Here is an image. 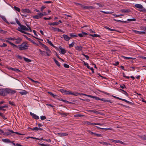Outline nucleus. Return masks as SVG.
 Here are the masks:
<instances>
[{
  "mask_svg": "<svg viewBox=\"0 0 146 146\" xmlns=\"http://www.w3.org/2000/svg\"><path fill=\"white\" fill-rule=\"evenodd\" d=\"M16 91L11 90L9 88H2L0 89V95L1 96H6L8 94H13L15 93Z\"/></svg>",
  "mask_w": 146,
  "mask_h": 146,
  "instance_id": "nucleus-1",
  "label": "nucleus"
},
{
  "mask_svg": "<svg viewBox=\"0 0 146 146\" xmlns=\"http://www.w3.org/2000/svg\"><path fill=\"white\" fill-rule=\"evenodd\" d=\"M19 50H25L28 48L29 45L26 42H24L20 45H19Z\"/></svg>",
  "mask_w": 146,
  "mask_h": 146,
  "instance_id": "nucleus-2",
  "label": "nucleus"
},
{
  "mask_svg": "<svg viewBox=\"0 0 146 146\" xmlns=\"http://www.w3.org/2000/svg\"><path fill=\"white\" fill-rule=\"evenodd\" d=\"M135 7L139 9V11L144 13H146V9L144 8L141 4H135Z\"/></svg>",
  "mask_w": 146,
  "mask_h": 146,
  "instance_id": "nucleus-3",
  "label": "nucleus"
},
{
  "mask_svg": "<svg viewBox=\"0 0 146 146\" xmlns=\"http://www.w3.org/2000/svg\"><path fill=\"white\" fill-rule=\"evenodd\" d=\"M62 93L63 95H73V92H72L70 90L67 91L66 90L60 89L59 90Z\"/></svg>",
  "mask_w": 146,
  "mask_h": 146,
  "instance_id": "nucleus-4",
  "label": "nucleus"
},
{
  "mask_svg": "<svg viewBox=\"0 0 146 146\" xmlns=\"http://www.w3.org/2000/svg\"><path fill=\"white\" fill-rule=\"evenodd\" d=\"M20 27H19L17 29V30L22 33V31H24L23 30L26 31H29V29L26 26L23 25H21L20 26Z\"/></svg>",
  "mask_w": 146,
  "mask_h": 146,
  "instance_id": "nucleus-5",
  "label": "nucleus"
},
{
  "mask_svg": "<svg viewBox=\"0 0 146 146\" xmlns=\"http://www.w3.org/2000/svg\"><path fill=\"white\" fill-rule=\"evenodd\" d=\"M43 17L42 13H38L37 15L33 16V18L34 19H38Z\"/></svg>",
  "mask_w": 146,
  "mask_h": 146,
  "instance_id": "nucleus-6",
  "label": "nucleus"
},
{
  "mask_svg": "<svg viewBox=\"0 0 146 146\" xmlns=\"http://www.w3.org/2000/svg\"><path fill=\"white\" fill-rule=\"evenodd\" d=\"M30 114L32 116L33 118L35 119H39V117L35 114L30 112Z\"/></svg>",
  "mask_w": 146,
  "mask_h": 146,
  "instance_id": "nucleus-7",
  "label": "nucleus"
},
{
  "mask_svg": "<svg viewBox=\"0 0 146 146\" xmlns=\"http://www.w3.org/2000/svg\"><path fill=\"white\" fill-rule=\"evenodd\" d=\"M38 42L40 44L42 45V47L44 48L47 52H49V53L51 52L50 50L49 49L47 46L43 44L40 41H38Z\"/></svg>",
  "mask_w": 146,
  "mask_h": 146,
  "instance_id": "nucleus-8",
  "label": "nucleus"
},
{
  "mask_svg": "<svg viewBox=\"0 0 146 146\" xmlns=\"http://www.w3.org/2000/svg\"><path fill=\"white\" fill-rule=\"evenodd\" d=\"M22 12L24 13H31L32 11L28 9H25L22 10Z\"/></svg>",
  "mask_w": 146,
  "mask_h": 146,
  "instance_id": "nucleus-9",
  "label": "nucleus"
},
{
  "mask_svg": "<svg viewBox=\"0 0 146 146\" xmlns=\"http://www.w3.org/2000/svg\"><path fill=\"white\" fill-rule=\"evenodd\" d=\"M62 36L64 38V39L66 41H68L70 40V38L67 35L64 34L62 35Z\"/></svg>",
  "mask_w": 146,
  "mask_h": 146,
  "instance_id": "nucleus-10",
  "label": "nucleus"
},
{
  "mask_svg": "<svg viewBox=\"0 0 146 146\" xmlns=\"http://www.w3.org/2000/svg\"><path fill=\"white\" fill-rule=\"evenodd\" d=\"M5 42H7L9 44H10L12 46H13V47L14 48H15V47H16L17 48H19V47H18V46H17L15 44H14L12 43V42H11L10 41H9L8 40H5Z\"/></svg>",
  "mask_w": 146,
  "mask_h": 146,
  "instance_id": "nucleus-11",
  "label": "nucleus"
},
{
  "mask_svg": "<svg viewBox=\"0 0 146 146\" xmlns=\"http://www.w3.org/2000/svg\"><path fill=\"white\" fill-rule=\"evenodd\" d=\"M131 11L129 9H122L120 10V12H121L122 13H129L131 12Z\"/></svg>",
  "mask_w": 146,
  "mask_h": 146,
  "instance_id": "nucleus-12",
  "label": "nucleus"
},
{
  "mask_svg": "<svg viewBox=\"0 0 146 146\" xmlns=\"http://www.w3.org/2000/svg\"><path fill=\"white\" fill-rule=\"evenodd\" d=\"M75 49L76 50L79 51H81L82 50V49L83 48V47L82 46H74Z\"/></svg>",
  "mask_w": 146,
  "mask_h": 146,
  "instance_id": "nucleus-13",
  "label": "nucleus"
},
{
  "mask_svg": "<svg viewBox=\"0 0 146 146\" xmlns=\"http://www.w3.org/2000/svg\"><path fill=\"white\" fill-rule=\"evenodd\" d=\"M19 92L22 95H25L28 93V92L25 90H22L21 91Z\"/></svg>",
  "mask_w": 146,
  "mask_h": 146,
  "instance_id": "nucleus-14",
  "label": "nucleus"
},
{
  "mask_svg": "<svg viewBox=\"0 0 146 146\" xmlns=\"http://www.w3.org/2000/svg\"><path fill=\"white\" fill-rule=\"evenodd\" d=\"M0 17L7 24H9V23L7 20L6 18L4 16L2 15H0Z\"/></svg>",
  "mask_w": 146,
  "mask_h": 146,
  "instance_id": "nucleus-15",
  "label": "nucleus"
},
{
  "mask_svg": "<svg viewBox=\"0 0 146 146\" xmlns=\"http://www.w3.org/2000/svg\"><path fill=\"white\" fill-rule=\"evenodd\" d=\"M22 40V39L20 37L18 38H16V39L15 40H16L15 43L17 44H19L21 42Z\"/></svg>",
  "mask_w": 146,
  "mask_h": 146,
  "instance_id": "nucleus-16",
  "label": "nucleus"
},
{
  "mask_svg": "<svg viewBox=\"0 0 146 146\" xmlns=\"http://www.w3.org/2000/svg\"><path fill=\"white\" fill-rule=\"evenodd\" d=\"M58 134L59 136H60L61 137L66 136L68 135V134L64 133H58Z\"/></svg>",
  "mask_w": 146,
  "mask_h": 146,
  "instance_id": "nucleus-17",
  "label": "nucleus"
},
{
  "mask_svg": "<svg viewBox=\"0 0 146 146\" xmlns=\"http://www.w3.org/2000/svg\"><path fill=\"white\" fill-rule=\"evenodd\" d=\"M73 95L75 96H78V95H80V96H85L86 95V94L82 93H78V92H75V93H74L73 92Z\"/></svg>",
  "mask_w": 146,
  "mask_h": 146,
  "instance_id": "nucleus-18",
  "label": "nucleus"
},
{
  "mask_svg": "<svg viewBox=\"0 0 146 146\" xmlns=\"http://www.w3.org/2000/svg\"><path fill=\"white\" fill-rule=\"evenodd\" d=\"M59 24L58 22L49 23L48 24L50 25L57 26Z\"/></svg>",
  "mask_w": 146,
  "mask_h": 146,
  "instance_id": "nucleus-19",
  "label": "nucleus"
},
{
  "mask_svg": "<svg viewBox=\"0 0 146 146\" xmlns=\"http://www.w3.org/2000/svg\"><path fill=\"white\" fill-rule=\"evenodd\" d=\"M134 32H135V33L137 34H145V33L144 31H139L136 30H134Z\"/></svg>",
  "mask_w": 146,
  "mask_h": 146,
  "instance_id": "nucleus-20",
  "label": "nucleus"
},
{
  "mask_svg": "<svg viewBox=\"0 0 146 146\" xmlns=\"http://www.w3.org/2000/svg\"><path fill=\"white\" fill-rule=\"evenodd\" d=\"M2 141L5 143H11V141H10V140L8 139H2Z\"/></svg>",
  "mask_w": 146,
  "mask_h": 146,
  "instance_id": "nucleus-21",
  "label": "nucleus"
},
{
  "mask_svg": "<svg viewBox=\"0 0 146 146\" xmlns=\"http://www.w3.org/2000/svg\"><path fill=\"white\" fill-rule=\"evenodd\" d=\"M99 143H100L102 144L103 145H111L110 143H108L104 142H103V141H99Z\"/></svg>",
  "mask_w": 146,
  "mask_h": 146,
  "instance_id": "nucleus-22",
  "label": "nucleus"
},
{
  "mask_svg": "<svg viewBox=\"0 0 146 146\" xmlns=\"http://www.w3.org/2000/svg\"><path fill=\"white\" fill-rule=\"evenodd\" d=\"M102 100H101L103 101H104L105 102H110V103H113V102L112 101L109 100H108L104 99L103 98H102Z\"/></svg>",
  "mask_w": 146,
  "mask_h": 146,
  "instance_id": "nucleus-23",
  "label": "nucleus"
},
{
  "mask_svg": "<svg viewBox=\"0 0 146 146\" xmlns=\"http://www.w3.org/2000/svg\"><path fill=\"white\" fill-rule=\"evenodd\" d=\"M89 35L90 36H92L93 37H100V36L99 35L97 34H94V35L91 34H89Z\"/></svg>",
  "mask_w": 146,
  "mask_h": 146,
  "instance_id": "nucleus-24",
  "label": "nucleus"
},
{
  "mask_svg": "<svg viewBox=\"0 0 146 146\" xmlns=\"http://www.w3.org/2000/svg\"><path fill=\"white\" fill-rule=\"evenodd\" d=\"M47 42L52 47H55L54 45L52 43V42L49 40L47 39L46 40Z\"/></svg>",
  "mask_w": 146,
  "mask_h": 146,
  "instance_id": "nucleus-25",
  "label": "nucleus"
},
{
  "mask_svg": "<svg viewBox=\"0 0 146 146\" xmlns=\"http://www.w3.org/2000/svg\"><path fill=\"white\" fill-rule=\"evenodd\" d=\"M96 4L98 5L99 7H102L104 6V4L102 2L96 3Z\"/></svg>",
  "mask_w": 146,
  "mask_h": 146,
  "instance_id": "nucleus-26",
  "label": "nucleus"
},
{
  "mask_svg": "<svg viewBox=\"0 0 146 146\" xmlns=\"http://www.w3.org/2000/svg\"><path fill=\"white\" fill-rule=\"evenodd\" d=\"M91 112H93L96 114H100V113L98 111L95 110H91L90 111Z\"/></svg>",
  "mask_w": 146,
  "mask_h": 146,
  "instance_id": "nucleus-27",
  "label": "nucleus"
},
{
  "mask_svg": "<svg viewBox=\"0 0 146 146\" xmlns=\"http://www.w3.org/2000/svg\"><path fill=\"white\" fill-rule=\"evenodd\" d=\"M13 8L18 12H20L21 11L19 7L15 6H14Z\"/></svg>",
  "mask_w": 146,
  "mask_h": 146,
  "instance_id": "nucleus-28",
  "label": "nucleus"
},
{
  "mask_svg": "<svg viewBox=\"0 0 146 146\" xmlns=\"http://www.w3.org/2000/svg\"><path fill=\"white\" fill-rule=\"evenodd\" d=\"M105 28L107 29V30H108L109 31H116V30L115 29H113L111 28H110L109 27L106 26L105 27Z\"/></svg>",
  "mask_w": 146,
  "mask_h": 146,
  "instance_id": "nucleus-29",
  "label": "nucleus"
},
{
  "mask_svg": "<svg viewBox=\"0 0 146 146\" xmlns=\"http://www.w3.org/2000/svg\"><path fill=\"white\" fill-rule=\"evenodd\" d=\"M113 20L114 21H116L117 22H120L121 23H126L127 22V21H122L121 20H117L115 19H113Z\"/></svg>",
  "mask_w": 146,
  "mask_h": 146,
  "instance_id": "nucleus-30",
  "label": "nucleus"
},
{
  "mask_svg": "<svg viewBox=\"0 0 146 146\" xmlns=\"http://www.w3.org/2000/svg\"><path fill=\"white\" fill-rule=\"evenodd\" d=\"M84 124H87L89 125H94V123H92L90 122L86 121L84 122Z\"/></svg>",
  "mask_w": 146,
  "mask_h": 146,
  "instance_id": "nucleus-31",
  "label": "nucleus"
},
{
  "mask_svg": "<svg viewBox=\"0 0 146 146\" xmlns=\"http://www.w3.org/2000/svg\"><path fill=\"white\" fill-rule=\"evenodd\" d=\"M23 58V59H24V60L25 61H26V62H31V60H30V59H28V58H26L25 57H24Z\"/></svg>",
  "mask_w": 146,
  "mask_h": 146,
  "instance_id": "nucleus-32",
  "label": "nucleus"
},
{
  "mask_svg": "<svg viewBox=\"0 0 146 146\" xmlns=\"http://www.w3.org/2000/svg\"><path fill=\"white\" fill-rule=\"evenodd\" d=\"M69 35L71 37L75 38L78 36L77 35H74L72 33L69 34Z\"/></svg>",
  "mask_w": 146,
  "mask_h": 146,
  "instance_id": "nucleus-33",
  "label": "nucleus"
},
{
  "mask_svg": "<svg viewBox=\"0 0 146 146\" xmlns=\"http://www.w3.org/2000/svg\"><path fill=\"white\" fill-rule=\"evenodd\" d=\"M123 101H124L131 105H132L133 104V103H132L131 102H129V101H128L127 100H126L125 99H123Z\"/></svg>",
  "mask_w": 146,
  "mask_h": 146,
  "instance_id": "nucleus-34",
  "label": "nucleus"
},
{
  "mask_svg": "<svg viewBox=\"0 0 146 146\" xmlns=\"http://www.w3.org/2000/svg\"><path fill=\"white\" fill-rule=\"evenodd\" d=\"M26 26H27V28L29 29V31L30 32H32V30L31 29V27L29 26V23H26Z\"/></svg>",
  "mask_w": 146,
  "mask_h": 146,
  "instance_id": "nucleus-35",
  "label": "nucleus"
},
{
  "mask_svg": "<svg viewBox=\"0 0 146 146\" xmlns=\"http://www.w3.org/2000/svg\"><path fill=\"white\" fill-rule=\"evenodd\" d=\"M54 61L58 66H60L59 62L57 60L54 59Z\"/></svg>",
  "mask_w": 146,
  "mask_h": 146,
  "instance_id": "nucleus-36",
  "label": "nucleus"
},
{
  "mask_svg": "<svg viewBox=\"0 0 146 146\" xmlns=\"http://www.w3.org/2000/svg\"><path fill=\"white\" fill-rule=\"evenodd\" d=\"M48 93L50 95L52 96L53 98H54L56 96H57V95L54 94L51 92H48Z\"/></svg>",
  "mask_w": 146,
  "mask_h": 146,
  "instance_id": "nucleus-37",
  "label": "nucleus"
},
{
  "mask_svg": "<svg viewBox=\"0 0 146 146\" xmlns=\"http://www.w3.org/2000/svg\"><path fill=\"white\" fill-rule=\"evenodd\" d=\"M8 40H15L16 39V38L15 37H9L7 38Z\"/></svg>",
  "mask_w": 146,
  "mask_h": 146,
  "instance_id": "nucleus-38",
  "label": "nucleus"
},
{
  "mask_svg": "<svg viewBox=\"0 0 146 146\" xmlns=\"http://www.w3.org/2000/svg\"><path fill=\"white\" fill-rule=\"evenodd\" d=\"M15 20L16 23L18 24L19 26L21 25L18 19L17 18H15Z\"/></svg>",
  "mask_w": 146,
  "mask_h": 146,
  "instance_id": "nucleus-39",
  "label": "nucleus"
},
{
  "mask_svg": "<svg viewBox=\"0 0 146 146\" xmlns=\"http://www.w3.org/2000/svg\"><path fill=\"white\" fill-rule=\"evenodd\" d=\"M61 101H62L64 102H66L68 104H71L72 103V102L68 101L66 100H64L62 99V100H61Z\"/></svg>",
  "mask_w": 146,
  "mask_h": 146,
  "instance_id": "nucleus-40",
  "label": "nucleus"
},
{
  "mask_svg": "<svg viewBox=\"0 0 146 146\" xmlns=\"http://www.w3.org/2000/svg\"><path fill=\"white\" fill-rule=\"evenodd\" d=\"M39 50L40 52V54H41L43 55H45V52L44 51H42L40 49H39Z\"/></svg>",
  "mask_w": 146,
  "mask_h": 146,
  "instance_id": "nucleus-41",
  "label": "nucleus"
},
{
  "mask_svg": "<svg viewBox=\"0 0 146 146\" xmlns=\"http://www.w3.org/2000/svg\"><path fill=\"white\" fill-rule=\"evenodd\" d=\"M56 28H55L53 27H50V29L53 31H56Z\"/></svg>",
  "mask_w": 146,
  "mask_h": 146,
  "instance_id": "nucleus-42",
  "label": "nucleus"
},
{
  "mask_svg": "<svg viewBox=\"0 0 146 146\" xmlns=\"http://www.w3.org/2000/svg\"><path fill=\"white\" fill-rule=\"evenodd\" d=\"M136 20V19L135 18L129 19L127 20V21H135Z\"/></svg>",
  "mask_w": 146,
  "mask_h": 146,
  "instance_id": "nucleus-43",
  "label": "nucleus"
},
{
  "mask_svg": "<svg viewBox=\"0 0 146 146\" xmlns=\"http://www.w3.org/2000/svg\"><path fill=\"white\" fill-rule=\"evenodd\" d=\"M100 129H101L102 130H105V131H107V130H112V129L111 128H100Z\"/></svg>",
  "mask_w": 146,
  "mask_h": 146,
  "instance_id": "nucleus-44",
  "label": "nucleus"
},
{
  "mask_svg": "<svg viewBox=\"0 0 146 146\" xmlns=\"http://www.w3.org/2000/svg\"><path fill=\"white\" fill-rule=\"evenodd\" d=\"M120 90H121V91H122L123 92V94H124L126 96H128V94L126 91H125L121 89H120Z\"/></svg>",
  "mask_w": 146,
  "mask_h": 146,
  "instance_id": "nucleus-45",
  "label": "nucleus"
},
{
  "mask_svg": "<svg viewBox=\"0 0 146 146\" xmlns=\"http://www.w3.org/2000/svg\"><path fill=\"white\" fill-rule=\"evenodd\" d=\"M112 96L113 97V98H116V99H119V100H122V101H123V99H122V98H120L119 97H116V96H113V95H112Z\"/></svg>",
  "mask_w": 146,
  "mask_h": 146,
  "instance_id": "nucleus-46",
  "label": "nucleus"
},
{
  "mask_svg": "<svg viewBox=\"0 0 146 146\" xmlns=\"http://www.w3.org/2000/svg\"><path fill=\"white\" fill-rule=\"evenodd\" d=\"M82 55L83 56H84L86 58V59L87 60H88L89 58V56H88V55H85V54H84V53H82Z\"/></svg>",
  "mask_w": 146,
  "mask_h": 146,
  "instance_id": "nucleus-47",
  "label": "nucleus"
},
{
  "mask_svg": "<svg viewBox=\"0 0 146 146\" xmlns=\"http://www.w3.org/2000/svg\"><path fill=\"white\" fill-rule=\"evenodd\" d=\"M116 143H121L122 144H123L124 143L123 142L119 140H116Z\"/></svg>",
  "mask_w": 146,
  "mask_h": 146,
  "instance_id": "nucleus-48",
  "label": "nucleus"
},
{
  "mask_svg": "<svg viewBox=\"0 0 146 146\" xmlns=\"http://www.w3.org/2000/svg\"><path fill=\"white\" fill-rule=\"evenodd\" d=\"M123 57L125 59H135V58H133L132 57H125L124 56H123Z\"/></svg>",
  "mask_w": 146,
  "mask_h": 146,
  "instance_id": "nucleus-49",
  "label": "nucleus"
},
{
  "mask_svg": "<svg viewBox=\"0 0 146 146\" xmlns=\"http://www.w3.org/2000/svg\"><path fill=\"white\" fill-rule=\"evenodd\" d=\"M9 103L12 106H15V104L14 102H11V101H9Z\"/></svg>",
  "mask_w": 146,
  "mask_h": 146,
  "instance_id": "nucleus-50",
  "label": "nucleus"
},
{
  "mask_svg": "<svg viewBox=\"0 0 146 146\" xmlns=\"http://www.w3.org/2000/svg\"><path fill=\"white\" fill-rule=\"evenodd\" d=\"M83 116V115L81 114H76L74 115V117H80Z\"/></svg>",
  "mask_w": 146,
  "mask_h": 146,
  "instance_id": "nucleus-51",
  "label": "nucleus"
},
{
  "mask_svg": "<svg viewBox=\"0 0 146 146\" xmlns=\"http://www.w3.org/2000/svg\"><path fill=\"white\" fill-rule=\"evenodd\" d=\"M61 53L63 54H65L66 52V51L64 48L61 49Z\"/></svg>",
  "mask_w": 146,
  "mask_h": 146,
  "instance_id": "nucleus-52",
  "label": "nucleus"
},
{
  "mask_svg": "<svg viewBox=\"0 0 146 146\" xmlns=\"http://www.w3.org/2000/svg\"><path fill=\"white\" fill-rule=\"evenodd\" d=\"M27 40H28L30 41L31 42L33 43L36 44L35 43V42L33 41L32 40L31 38H27Z\"/></svg>",
  "mask_w": 146,
  "mask_h": 146,
  "instance_id": "nucleus-53",
  "label": "nucleus"
},
{
  "mask_svg": "<svg viewBox=\"0 0 146 146\" xmlns=\"http://www.w3.org/2000/svg\"><path fill=\"white\" fill-rule=\"evenodd\" d=\"M113 15L114 16L116 17H119L120 16H123V15L120 14V15H116L115 14H113L112 15Z\"/></svg>",
  "mask_w": 146,
  "mask_h": 146,
  "instance_id": "nucleus-54",
  "label": "nucleus"
},
{
  "mask_svg": "<svg viewBox=\"0 0 146 146\" xmlns=\"http://www.w3.org/2000/svg\"><path fill=\"white\" fill-rule=\"evenodd\" d=\"M93 98L95 99L96 100H102V98H99V97H96V96H94Z\"/></svg>",
  "mask_w": 146,
  "mask_h": 146,
  "instance_id": "nucleus-55",
  "label": "nucleus"
},
{
  "mask_svg": "<svg viewBox=\"0 0 146 146\" xmlns=\"http://www.w3.org/2000/svg\"><path fill=\"white\" fill-rule=\"evenodd\" d=\"M101 12L103 13H104V14H111V13L110 12H106V11H101Z\"/></svg>",
  "mask_w": 146,
  "mask_h": 146,
  "instance_id": "nucleus-56",
  "label": "nucleus"
},
{
  "mask_svg": "<svg viewBox=\"0 0 146 146\" xmlns=\"http://www.w3.org/2000/svg\"><path fill=\"white\" fill-rule=\"evenodd\" d=\"M94 125H100L102 126L103 125V123H94L93 124Z\"/></svg>",
  "mask_w": 146,
  "mask_h": 146,
  "instance_id": "nucleus-57",
  "label": "nucleus"
},
{
  "mask_svg": "<svg viewBox=\"0 0 146 146\" xmlns=\"http://www.w3.org/2000/svg\"><path fill=\"white\" fill-rule=\"evenodd\" d=\"M64 66L65 68H68L69 67V66L68 65L65 63L64 64Z\"/></svg>",
  "mask_w": 146,
  "mask_h": 146,
  "instance_id": "nucleus-58",
  "label": "nucleus"
},
{
  "mask_svg": "<svg viewBox=\"0 0 146 146\" xmlns=\"http://www.w3.org/2000/svg\"><path fill=\"white\" fill-rule=\"evenodd\" d=\"M59 113L61 115H63L64 116H65L67 115L68 113Z\"/></svg>",
  "mask_w": 146,
  "mask_h": 146,
  "instance_id": "nucleus-59",
  "label": "nucleus"
},
{
  "mask_svg": "<svg viewBox=\"0 0 146 146\" xmlns=\"http://www.w3.org/2000/svg\"><path fill=\"white\" fill-rule=\"evenodd\" d=\"M8 108L7 106L5 105L4 106H0V110H1L2 108Z\"/></svg>",
  "mask_w": 146,
  "mask_h": 146,
  "instance_id": "nucleus-60",
  "label": "nucleus"
},
{
  "mask_svg": "<svg viewBox=\"0 0 146 146\" xmlns=\"http://www.w3.org/2000/svg\"><path fill=\"white\" fill-rule=\"evenodd\" d=\"M46 118V117L45 116H40V119L41 120L45 119Z\"/></svg>",
  "mask_w": 146,
  "mask_h": 146,
  "instance_id": "nucleus-61",
  "label": "nucleus"
},
{
  "mask_svg": "<svg viewBox=\"0 0 146 146\" xmlns=\"http://www.w3.org/2000/svg\"><path fill=\"white\" fill-rule=\"evenodd\" d=\"M13 71H14L15 72H21V71L20 70H19V69H17L16 68H13Z\"/></svg>",
  "mask_w": 146,
  "mask_h": 146,
  "instance_id": "nucleus-62",
  "label": "nucleus"
},
{
  "mask_svg": "<svg viewBox=\"0 0 146 146\" xmlns=\"http://www.w3.org/2000/svg\"><path fill=\"white\" fill-rule=\"evenodd\" d=\"M74 42H72L71 44H69V48H71L74 45Z\"/></svg>",
  "mask_w": 146,
  "mask_h": 146,
  "instance_id": "nucleus-63",
  "label": "nucleus"
},
{
  "mask_svg": "<svg viewBox=\"0 0 146 146\" xmlns=\"http://www.w3.org/2000/svg\"><path fill=\"white\" fill-rule=\"evenodd\" d=\"M120 87L122 89L125 88L126 86L124 84L120 85Z\"/></svg>",
  "mask_w": 146,
  "mask_h": 146,
  "instance_id": "nucleus-64",
  "label": "nucleus"
}]
</instances>
